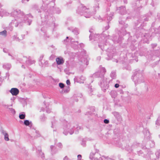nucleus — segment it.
Segmentation results:
<instances>
[{
	"label": "nucleus",
	"instance_id": "obj_1",
	"mask_svg": "<svg viewBox=\"0 0 160 160\" xmlns=\"http://www.w3.org/2000/svg\"><path fill=\"white\" fill-rule=\"evenodd\" d=\"M10 92L13 95L16 96L17 95L19 92V91L18 89L17 88H12L10 91Z\"/></svg>",
	"mask_w": 160,
	"mask_h": 160
},
{
	"label": "nucleus",
	"instance_id": "obj_2",
	"mask_svg": "<svg viewBox=\"0 0 160 160\" xmlns=\"http://www.w3.org/2000/svg\"><path fill=\"white\" fill-rule=\"evenodd\" d=\"M56 61L58 65H60L64 63V61L62 58H58L56 59Z\"/></svg>",
	"mask_w": 160,
	"mask_h": 160
},
{
	"label": "nucleus",
	"instance_id": "obj_3",
	"mask_svg": "<svg viewBox=\"0 0 160 160\" xmlns=\"http://www.w3.org/2000/svg\"><path fill=\"white\" fill-rule=\"evenodd\" d=\"M4 138L6 141H8L9 140L8 136L7 133H6L4 134Z\"/></svg>",
	"mask_w": 160,
	"mask_h": 160
},
{
	"label": "nucleus",
	"instance_id": "obj_4",
	"mask_svg": "<svg viewBox=\"0 0 160 160\" xmlns=\"http://www.w3.org/2000/svg\"><path fill=\"white\" fill-rule=\"evenodd\" d=\"M7 34V31L6 30H4L3 31L0 32V35L6 36Z\"/></svg>",
	"mask_w": 160,
	"mask_h": 160
},
{
	"label": "nucleus",
	"instance_id": "obj_5",
	"mask_svg": "<svg viewBox=\"0 0 160 160\" xmlns=\"http://www.w3.org/2000/svg\"><path fill=\"white\" fill-rule=\"evenodd\" d=\"M19 118L20 119H24L25 118V115L23 114H20L19 116Z\"/></svg>",
	"mask_w": 160,
	"mask_h": 160
},
{
	"label": "nucleus",
	"instance_id": "obj_6",
	"mask_svg": "<svg viewBox=\"0 0 160 160\" xmlns=\"http://www.w3.org/2000/svg\"><path fill=\"white\" fill-rule=\"evenodd\" d=\"M24 124L26 126H28L30 124V123L28 120H26L24 121Z\"/></svg>",
	"mask_w": 160,
	"mask_h": 160
},
{
	"label": "nucleus",
	"instance_id": "obj_7",
	"mask_svg": "<svg viewBox=\"0 0 160 160\" xmlns=\"http://www.w3.org/2000/svg\"><path fill=\"white\" fill-rule=\"evenodd\" d=\"M59 86L61 88H63L64 87V85L62 83H60L59 84Z\"/></svg>",
	"mask_w": 160,
	"mask_h": 160
},
{
	"label": "nucleus",
	"instance_id": "obj_8",
	"mask_svg": "<svg viewBox=\"0 0 160 160\" xmlns=\"http://www.w3.org/2000/svg\"><path fill=\"white\" fill-rule=\"evenodd\" d=\"M78 160H81L82 159V156L81 155H79L78 156Z\"/></svg>",
	"mask_w": 160,
	"mask_h": 160
},
{
	"label": "nucleus",
	"instance_id": "obj_9",
	"mask_svg": "<svg viewBox=\"0 0 160 160\" xmlns=\"http://www.w3.org/2000/svg\"><path fill=\"white\" fill-rule=\"evenodd\" d=\"M104 122L105 123L107 124V123H109V121L107 119H105L104 120Z\"/></svg>",
	"mask_w": 160,
	"mask_h": 160
},
{
	"label": "nucleus",
	"instance_id": "obj_10",
	"mask_svg": "<svg viewBox=\"0 0 160 160\" xmlns=\"http://www.w3.org/2000/svg\"><path fill=\"white\" fill-rule=\"evenodd\" d=\"M66 83L68 85H70V82L69 80H67Z\"/></svg>",
	"mask_w": 160,
	"mask_h": 160
},
{
	"label": "nucleus",
	"instance_id": "obj_11",
	"mask_svg": "<svg viewBox=\"0 0 160 160\" xmlns=\"http://www.w3.org/2000/svg\"><path fill=\"white\" fill-rule=\"evenodd\" d=\"M119 87V85L118 84H116L115 85V87L118 88Z\"/></svg>",
	"mask_w": 160,
	"mask_h": 160
}]
</instances>
